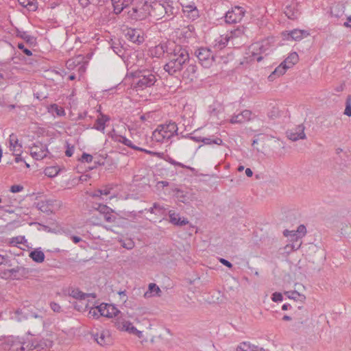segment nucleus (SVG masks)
I'll return each instance as SVG.
<instances>
[{
	"label": "nucleus",
	"mask_w": 351,
	"mask_h": 351,
	"mask_svg": "<svg viewBox=\"0 0 351 351\" xmlns=\"http://www.w3.org/2000/svg\"><path fill=\"white\" fill-rule=\"evenodd\" d=\"M169 62L164 65V70L171 75L179 74L189 62L188 51L180 45H177L168 52Z\"/></svg>",
	"instance_id": "f257e3e1"
},
{
	"label": "nucleus",
	"mask_w": 351,
	"mask_h": 351,
	"mask_svg": "<svg viewBox=\"0 0 351 351\" xmlns=\"http://www.w3.org/2000/svg\"><path fill=\"white\" fill-rule=\"evenodd\" d=\"M130 75L133 77L134 88L144 90L154 86L156 82L154 73L150 70L138 69L131 71Z\"/></svg>",
	"instance_id": "f03ea898"
},
{
	"label": "nucleus",
	"mask_w": 351,
	"mask_h": 351,
	"mask_svg": "<svg viewBox=\"0 0 351 351\" xmlns=\"http://www.w3.org/2000/svg\"><path fill=\"white\" fill-rule=\"evenodd\" d=\"M128 11V16L135 21L145 19L150 13L152 5L147 0H133Z\"/></svg>",
	"instance_id": "7ed1b4c3"
},
{
	"label": "nucleus",
	"mask_w": 351,
	"mask_h": 351,
	"mask_svg": "<svg viewBox=\"0 0 351 351\" xmlns=\"http://www.w3.org/2000/svg\"><path fill=\"white\" fill-rule=\"evenodd\" d=\"M195 54L199 62L204 68L210 67L213 62H216L218 58L214 53L207 47H200L195 50Z\"/></svg>",
	"instance_id": "20e7f679"
},
{
	"label": "nucleus",
	"mask_w": 351,
	"mask_h": 351,
	"mask_svg": "<svg viewBox=\"0 0 351 351\" xmlns=\"http://www.w3.org/2000/svg\"><path fill=\"white\" fill-rule=\"evenodd\" d=\"M252 55L257 62H261L263 59V56H267L271 51V47L268 40H263L252 44L250 46Z\"/></svg>",
	"instance_id": "39448f33"
},
{
	"label": "nucleus",
	"mask_w": 351,
	"mask_h": 351,
	"mask_svg": "<svg viewBox=\"0 0 351 351\" xmlns=\"http://www.w3.org/2000/svg\"><path fill=\"white\" fill-rule=\"evenodd\" d=\"M245 10L241 6H234L231 10L226 12L225 16V21L227 23H237L241 21Z\"/></svg>",
	"instance_id": "423d86ee"
},
{
	"label": "nucleus",
	"mask_w": 351,
	"mask_h": 351,
	"mask_svg": "<svg viewBox=\"0 0 351 351\" xmlns=\"http://www.w3.org/2000/svg\"><path fill=\"white\" fill-rule=\"evenodd\" d=\"M208 112L210 114V119L214 123L219 124L217 121L224 119V109L220 104L214 103L210 105Z\"/></svg>",
	"instance_id": "0eeeda50"
},
{
	"label": "nucleus",
	"mask_w": 351,
	"mask_h": 351,
	"mask_svg": "<svg viewBox=\"0 0 351 351\" xmlns=\"http://www.w3.org/2000/svg\"><path fill=\"white\" fill-rule=\"evenodd\" d=\"M125 35L128 40L138 45L143 43L145 40L144 33L141 29L128 28Z\"/></svg>",
	"instance_id": "6e6552de"
},
{
	"label": "nucleus",
	"mask_w": 351,
	"mask_h": 351,
	"mask_svg": "<svg viewBox=\"0 0 351 351\" xmlns=\"http://www.w3.org/2000/svg\"><path fill=\"white\" fill-rule=\"evenodd\" d=\"M99 308L101 316L111 318L116 317L119 313H120V311L113 304L101 303L99 305Z\"/></svg>",
	"instance_id": "1a4fd4ad"
},
{
	"label": "nucleus",
	"mask_w": 351,
	"mask_h": 351,
	"mask_svg": "<svg viewBox=\"0 0 351 351\" xmlns=\"http://www.w3.org/2000/svg\"><path fill=\"white\" fill-rule=\"evenodd\" d=\"M117 325L119 329L129 332L130 333L136 334L139 337H141L142 335V332L138 330L130 322L126 321L123 318H118Z\"/></svg>",
	"instance_id": "9d476101"
},
{
	"label": "nucleus",
	"mask_w": 351,
	"mask_h": 351,
	"mask_svg": "<svg viewBox=\"0 0 351 351\" xmlns=\"http://www.w3.org/2000/svg\"><path fill=\"white\" fill-rule=\"evenodd\" d=\"M93 336L97 343L101 346H106L112 343V337L107 330L97 332Z\"/></svg>",
	"instance_id": "9b49d317"
},
{
	"label": "nucleus",
	"mask_w": 351,
	"mask_h": 351,
	"mask_svg": "<svg viewBox=\"0 0 351 351\" xmlns=\"http://www.w3.org/2000/svg\"><path fill=\"white\" fill-rule=\"evenodd\" d=\"M184 16L191 21H195L199 17V12L195 3L182 5Z\"/></svg>",
	"instance_id": "f8f14e48"
},
{
	"label": "nucleus",
	"mask_w": 351,
	"mask_h": 351,
	"mask_svg": "<svg viewBox=\"0 0 351 351\" xmlns=\"http://www.w3.org/2000/svg\"><path fill=\"white\" fill-rule=\"evenodd\" d=\"M252 115V112L248 110H245L241 113L234 115L230 120V123H241L245 121H249Z\"/></svg>",
	"instance_id": "ddd939ff"
},
{
	"label": "nucleus",
	"mask_w": 351,
	"mask_h": 351,
	"mask_svg": "<svg viewBox=\"0 0 351 351\" xmlns=\"http://www.w3.org/2000/svg\"><path fill=\"white\" fill-rule=\"evenodd\" d=\"M308 35L307 31L295 29L287 33V39L298 41L307 37Z\"/></svg>",
	"instance_id": "4468645a"
},
{
	"label": "nucleus",
	"mask_w": 351,
	"mask_h": 351,
	"mask_svg": "<svg viewBox=\"0 0 351 351\" xmlns=\"http://www.w3.org/2000/svg\"><path fill=\"white\" fill-rule=\"evenodd\" d=\"M169 221L176 226H182L189 223V221L186 218H181L178 214L173 210L169 211Z\"/></svg>",
	"instance_id": "2eb2a0df"
},
{
	"label": "nucleus",
	"mask_w": 351,
	"mask_h": 351,
	"mask_svg": "<svg viewBox=\"0 0 351 351\" xmlns=\"http://www.w3.org/2000/svg\"><path fill=\"white\" fill-rule=\"evenodd\" d=\"M108 134L110 136L111 138L113 141L121 143L134 149H138L137 147L133 145L132 141L128 139L125 136L120 135L118 133H108Z\"/></svg>",
	"instance_id": "dca6fc26"
},
{
	"label": "nucleus",
	"mask_w": 351,
	"mask_h": 351,
	"mask_svg": "<svg viewBox=\"0 0 351 351\" xmlns=\"http://www.w3.org/2000/svg\"><path fill=\"white\" fill-rule=\"evenodd\" d=\"M284 13L289 19L291 20L296 19L300 15V12L297 9V5L295 3L286 5L284 10Z\"/></svg>",
	"instance_id": "f3484780"
},
{
	"label": "nucleus",
	"mask_w": 351,
	"mask_h": 351,
	"mask_svg": "<svg viewBox=\"0 0 351 351\" xmlns=\"http://www.w3.org/2000/svg\"><path fill=\"white\" fill-rule=\"evenodd\" d=\"M133 0H112L114 11L116 14H120L124 8H127L132 3Z\"/></svg>",
	"instance_id": "a211bd4d"
},
{
	"label": "nucleus",
	"mask_w": 351,
	"mask_h": 351,
	"mask_svg": "<svg viewBox=\"0 0 351 351\" xmlns=\"http://www.w3.org/2000/svg\"><path fill=\"white\" fill-rule=\"evenodd\" d=\"M16 35L17 37L24 40L26 43L29 45H34L36 43V38L34 36L29 34L27 32L17 29L16 31Z\"/></svg>",
	"instance_id": "6ab92c4d"
},
{
	"label": "nucleus",
	"mask_w": 351,
	"mask_h": 351,
	"mask_svg": "<svg viewBox=\"0 0 351 351\" xmlns=\"http://www.w3.org/2000/svg\"><path fill=\"white\" fill-rule=\"evenodd\" d=\"M162 291L155 283H150L148 286V290L144 293V298H149L152 297L161 295Z\"/></svg>",
	"instance_id": "aec40b11"
},
{
	"label": "nucleus",
	"mask_w": 351,
	"mask_h": 351,
	"mask_svg": "<svg viewBox=\"0 0 351 351\" xmlns=\"http://www.w3.org/2000/svg\"><path fill=\"white\" fill-rule=\"evenodd\" d=\"M186 69L183 71L182 77L185 79H189L190 80H193L194 77H195V74L197 72V66L194 64H187L185 66Z\"/></svg>",
	"instance_id": "412c9836"
},
{
	"label": "nucleus",
	"mask_w": 351,
	"mask_h": 351,
	"mask_svg": "<svg viewBox=\"0 0 351 351\" xmlns=\"http://www.w3.org/2000/svg\"><path fill=\"white\" fill-rule=\"evenodd\" d=\"M110 121V117L108 115L99 114L97 118L93 128L97 130H104L105 129L106 123Z\"/></svg>",
	"instance_id": "4be33fe9"
},
{
	"label": "nucleus",
	"mask_w": 351,
	"mask_h": 351,
	"mask_svg": "<svg viewBox=\"0 0 351 351\" xmlns=\"http://www.w3.org/2000/svg\"><path fill=\"white\" fill-rule=\"evenodd\" d=\"M288 69L289 66H286L283 64V62H281V64L269 75L268 80L269 81H274L276 77L285 74Z\"/></svg>",
	"instance_id": "5701e85b"
},
{
	"label": "nucleus",
	"mask_w": 351,
	"mask_h": 351,
	"mask_svg": "<svg viewBox=\"0 0 351 351\" xmlns=\"http://www.w3.org/2000/svg\"><path fill=\"white\" fill-rule=\"evenodd\" d=\"M10 343V349L12 351H25L26 348L29 346V341L27 342H21L19 339H16L12 340Z\"/></svg>",
	"instance_id": "b1692460"
},
{
	"label": "nucleus",
	"mask_w": 351,
	"mask_h": 351,
	"mask_svg": "<svg viewBox=\"0 0 351 351\" xmlns=\"http://www.w3.org/2000/svg\"><path fill=\"white\" fill-rule=\"evenodd\" d=\"M53 345V340L52 338H45L42 340H40L39 342L38 341H32L31 346H34L35 348L36 347H40L41 350H43L44 348L46 349H50L52 348Z\"/></svg>",
	"instance_id": "393cba45"
},
{
	"label": "nucleus",
	"mask_w": 351,
	"mask_h": 351,
	"mask_svg": "<svg viewBox=\"0 0 351 351\" xmlns=\"http://www.w3.org/2000/svg\"><path fill=\"white\" fill-rule=\"evenodd\" d=\"M178 128L175 122L169 121L168 124H160L153 132H178Z\"/></svg>",
	"instance_id": "a878e982"
},
{
	"label": "nucleus",
	"mask_w": 351,
	"mask_h": 351,
	"mask_svg": "<svg viewBox=\"0 0 351 351\" xmlns=\"http://www.w3.org/2000/svg\"><path fill=\"white\" fill-rule=\"evenodd\" d=\"M47 110L53 116L61 117L65 114L64 109L56 104L49 105Z\"/></svg>",
	"instance_id": "bb28decb"
},
{
	"label": "nucleus",
	"mask_w": 351,
	"mask_h": 351,
	"mask_svg": "<svg viewBox=\"0 0 351 351\" xmlns=\"http://www.w3.org/2000/svg\"><path fill=\"white\" fill-rule=\"evenodd\" d=\"M29 257L36 263H43L45 260V254L41 250L36 249L29 254Z\"/></svg>",
	"instance_id": "cd10ccee"
},
{
	"label": "nucleus",
	"mask_w": 351,
	"mask_h": 351,
	"mask_svg": "<svg viewBox=\"0 0 351 351\" xmlns=\"http://www.w3.org/2000/svg\"><path fill=\"white\" fill-rule=\"evenodd\" d=\"M298 61V55L296 52H293L282 62L283 64L289 66V68L293 66Z\"/></svg>",
	"instance_id": "c85d7f7f"
},
{
	"label": "nucleus",
	"mask_w": 351,
	"mask_h": 351,
	"mask_svg": "<svg viewBox=\"0 0 351 351\" xmlns=\"http://www.w3.org/2000/svg\"><path fill=\"white\" fill-rule=\"evenodd\" d=\"M10 147H12V149L14 151V152H21L22 145L19 143V140L14 135V134H12L10 136Z\"/></svg>",
	"instance_id": "c756f323"
},
{
	"label": "nucleus",
	"mask_w": 351,
	"mask_h": 351,
	"mask_svg": "<svg viewBox=\"0 0 351 351\" xmlns=\"http://www.w3.org/2000/svg\"><path fill=\"white\" fill-rule=\"evenodd\" d=\"M149 138L152 139V142L156 143H162L164 141H168L169 138L171 137V135L166 136L162 133H149Z\"/></svg>",
	"instance_id": "7c9ffc66"
},
{
	"label": "nucleus",
	"mask_w": 351,
	"mask_h": 351,
	"mask_svg": "<svg viewBox=\"0 0 351 351\" xmlns=\"http://www.w3.org/2000/svg\"><path fill=\"white\" fill-rule=\"evenodd\" d=\"M69 295L73 298L83 300L88 298V295L81 291L79 289H71L69 293Z\"/></svg>",
	"instance_id": "2f4dec72"
},
{
	"label": "nucleus",
	"mask_w": 351,
	"mask_h": 351,
	"mask_svg": "<svg viewBox=\"0 0 351 351\" xmlns=\"http://www.w3.org/2000/svg\"><path fill=\"white\" fill-rule=\"evenodd\" d=\"M285 294L289 299L299 300L302 302H304L306 299L304 295L299 293L298 291H287Z\"/></svg>",
	"instance_id": "473e14b6"
},
{
	"label": "nucleus",
	"mask_w": 351,
	"mask_h": 351,
	"mask_svg": "<svg viewBox=\"0 0 351 351\" xmlns=\"http://www.w3.org/2000/svg\"><path fill=\"white\" fill-rule=\"evenodd\" d=\"M255 346L248 342H243L237 346V351H254Z\"/></svg>",
	"instance_id": "72a5a7b5"
},
{
	"label": "nucleus",
	"mask_w": 351,
	"mask_h": 351,
	"mask_svg": "<svg viewBox=\"0 0 351 351\" xmlns=\"http://www.w3.org/2000/svg\"><path fill=\"white\" fill-rule=\"evenodd\" d=\"M20 5L27 8L29 10H34L36 8L34 4L35 0H18Z\"/></svg>",
	"instance_id": "f704fd0d"
},
{
	"label": "nucleus",
	"mask_w": 351,
	"mask_h": 351,
	"mask_svg": "<svg viewBox=\"0 0 351 351\" xmlns=\"http://www.w3.org/2000/svg\"><path fill=\"white\" fill-rule=\"evenodd\" d=\"M267 116L270 119H276L280 117V111L276 106H272L268 113Z\"/></svg>",
	"instance_id": "c9c22d12"
},
{
	"label": "nucleus",
	"mask_w": 351,
	"mask_h": 351,
	"mask_svg": "<svg viewBox=\"0 0 351 351\" xmlns=\"http://www.w3.org/2000/svg\"><path fill=\"white\" fill-rule=\"evenodd\" d=\"M164 159L173 165L178 166V167H180L182 168H186L188 169H190L191 171H194V169L193 167L184 165V164H182L181 162H177L175 160H173L172 158H171L169 156H165Z\"/></svg>",
	"instance_id": "e433bc0d"
},
{
	"label": "nucleus",
	"mask_w": 351,
	"mask_h": 351,
	"mask_svg": "<svg viewBox=\"0 0 351 351\" xmlns=\"http://www.w3.org/2000/svg\"><path fill=\"white\" fill-rule=\"evenodd\" d=\"M58 172L59 169L57 167H48L44 171L45 176L50 178L55 177L58 174Z\"/></svg>",
	"instance_id": "4c0bfd02"
},
{
	"label": "nucleus",
	"mask_w": 351,
	"mask_h": 351,
	"mask_svg": "<svg viewBox=\"0 0 351 351\" xmlns=\"http://www.w3.org/2000/svg\"><path fill=\"white\" fill-rule=\"evenodd\" d=\"M287 137L291 141L306 138L305 133H287Z\"/></svg>",
	"instance_id": "58836bf2"
},
{
	"label": "nucleus",
	"mask_w": 351,
	"mask_h": 351,
	"mask_svg": "<svg viewBox=\"0 0 351 351\" xmlns=\"http://www.w3.org/2000/svg\"><path fill=\"white\" fill-rule=\"evenodd\" d=\"M202 142L205 145H221L222 144V140L219 138H202Z\"/></svg>",
	"instance_id": "ea45409f"
},
{
	"label": "nucleus",
	"mask_w": 351,
	"mask_h": 351,
	"mask_svg": "<svg viewBox=\"0 0 351 351\" xmlns=\"http://www.w3.org/2000/svg\"><path fill=\"white\" fill-rule=\"evenodd\" d=\"M284 236L285 237H289L291 238L293 241H299L300 239H297L298 234L296 232V230H285L283 232Z\"/></svg>",
	"instance_id": "a19ab883"
},
{
	"label": "nucleus",
	"mask_w": 351,
	"mask_h": 351,
	"mask_svg": "<svg viewBox=\"0 0 351 351\" xmlns=\"http://www.w3.org/2000/svg\"><path fill=\"white\" fill-rule=\"evenodd\" d=\"M105 220L108 223H114L116 221V216L114 214V210L111 209L109 212H108V214H105L103 215Z\"/></svg>",
	"instance_id": "79ce46f5"
},
{
	"label": "nucleus",
	"mask_w": 351,
	"mask_h": 351,
	"mask_svg": "<svg viewBox=\"0 0 351 351\" xmlns=\"http://www.w3.org/2000/svg\"><path fill=\"white\" fill-rule=\"evenodd\" d=\"M344 114L351 117V96L348 95L346 101Z\"/></svg>",
	"instance_id": "37998d69"
},
{
	"label": "nucleus",
	"mask_w": 351,
	"mask_h": 351,
	"mask_svg": "<svg viewBox=\"0 0 351 351\" xmlns=\"http://www.w3.org/2000/svg\"><path fill=\"white\" fill-rule=\"evenodd\" d=\"M165 11V14L168 16H174L176 14V11L175 10V8L171 5L169 3H167L166 5H162Z\"/></svg>",
	"instance_id": "c03bdc74"
},
{
	"label": "nucleus",
	"mask_w": 351,
	"mask_h": 351,
	"mask_svg": "<svg viewBox=\"0 0 351 351\" xmlns=\"http://www.w3.org/2000/svg\"><path fill=\"white\" fill-rule=\"evenodd\" d=\"M296 232L298 234L297 239L302 238L306 233V227L304 225H300L296 230Z\"/></svg>",
	"instance_id": "a18cd8bd"
},
{
	"label": "nucleus",
	"mask_w": 351,
	"mask_h": 351,
	"mask_svg": "<svg viewBox=\"0 0 351 351\" xmlns=\"http://www.w3.org/2000/svg\"><path fill=\"white\" fill-rule=\"evenodd\" d=\"M122 246L128 250H132L134 247V242L132 239L121 241Z\"/></svg>",
	"instance_id": "49530a36"
},
{
	"label": "nucleus",
	"mask_w": 351,
	"mask_h": 351,
	"mask_svg": "<svg viewBox=\"0 0 351 351\" xmlns=\"http://www.w3.org/2000/svg\"><path fill=\"white\" fill-rule=\"evenodd\" d=\"M112 208L104 204H99L97 210L102 215L108 214V212L111 210Z\"/></svg>",
	"instance_id": "de8ad7c7"
},
{
	"label": "nucleus",
	"mask_w": 351,
	"mask_h": 351,
	"mask_svg": "<svg viewBox=\"0 0 351 351\" xmlns=\"http://www.w3.org/2000/svg\"><path fill=\"white\" fill-rule=\"evenodd\" d=\"M112 49H113L114 52L119 56L121 57L123 55L124 49L119 45H113L112 46Z\"/></svg>",
	"instance_id": "09e8293b"
},
{
	"label": "nucleus",
	"mask_w": 351,
	"mask_h": 351,
	"mask_svg": "<svg viewBox=\"0 0 351 351\" xmlns=\"http://www.w3.org/2000/svg\"><path fill=\"white\" fill-rule=\"evenodd\" d=\"M80 4L83 7L86 8L90 4H97L99 3L98 0H78Z\"/></svg>",
	"instance_id": "8fccbe9b"
},
{
	"label": "nucleus",
	"mask_w": 351,
	"mask_h": 351,
	"mask_svg": "<svg viewBox=\"0 0 351 351\" xmlns=\"http://www.w3.org/2000/svg\"><path fill=\"white\" fill-rule=\"evenodd\" d=\"M89 314L93 317H96V318H98L100 315V311H99V306H97V307L95 308H91L89 311Z\"/></svg>",
	"instance_id": "3c124183"
},
{
	"label": "nucleus",
	"mask_w": 351,
	"mask_h": 351,
	"mask_svg": "<svg viewBox=\"0 0 351 351\" xmlns=\"http://www.w3.org/2000/svg\"><path fill=\"white\" fill-rule=\"evenodd\" d=\"M66 150L65 152V155L68 157H71L74 152L73 145H70L67 141L66 142Z\"/></svg>",
	"instance_id": "603ef678"
},
{
	"label": "nucleus",
	"mask_w": 351,
	"mask_h": 351,
	"mask_svg": "<svg viewBox=\"0 0 351 351\" xmlns=\"http://www.w3.org/2000/svg\"><path fill=\"white\" fill-rule=\"evenodd\" d=\"M50 307L51 310L55 313H60L62 311L61 306L54 302L50 303Z\"/></svg>",
	"instance_id": "864d4df0"
},
{
	"label": "nucleus",
	"mask_w": 351,
	"mask_h": 351,
	"mask_svg": "<svg viewBox=\"0 0 351 351\" xmlns=\"http://www.w3.org/2000/svg\"><path fill=\"white\" fill-rule=\"evenodd\" d=\"M283 297L282 295L280 293L275 292L272 294L271 300L274 302H281L282 301Z\"/></svg>",
	"instance_id": "5fc2aeb1"
},
{
	"label": "nucleus",
	"mask_w": 351,
	"mask_h": 351,
	"mask_svg": "<svg viewBox=\"0 0 351 351\" xmlns=\"http://www.w3.org/2000/svg\"><path fill=\"white\" fill-rule=\"evenodd\" d=\"M93 158V156L90 154H86V153H84L82 155L81 161L82 162H92Z\"/></svg>",
	"instance_id": "6e6d98bb"
},
{
	"label": "nucleus",
	"mask_w": 351,
	"mask_h": 351,
	"mask_svg": "<svg viewBox=\"0 0 351 351\" xmlns=\"http://www.w3.org/2000/svg\"><path fill=\"white\" fill-rule=\"evenodd\" d=\"M18 47L19 49H21L23 52L27 56H30L32 55V52L29 49L25 48L23 43H19Z\"/></svg>",
	"instance_id": "4d7b16f0"
},
{
	"label": "nucleus",
	"mask_w": 351,
	"mask_h": 351,
	"mask_svg": "<svg viewBox=\"0 0 351 351\" xmlns=\"http://www.w3.org/2000/svg\"><path fill=\"white\" fill-rule=\"evenodd\" d=\"M23 189V186L21 185H12L10 187V191L14 193L21 192Z\"/></svg>",
	"instance_id": "13d9d810"
},
{
	"label": "nucleus",
	"mask_w": 351,
	"mask_h": 351,
	"mask_svg": "<svg viewBox=\"0 0 351 351\" xmlns=\"http://www.w3.org/2000/svg\"><path fill=\"white\" fill-rule=\"evenodd\" d=\"M112 187L107 186L104 189H99V193L101 195H108L110 193Z\"/></svg>",
	"instance_id": "bf43d9fd"
},
{
	"label": "nucleus",
	"mask_w": 351,
	"mask_h": 351,
	"mask_svg": "<svg viewBox=\"0 0 351 351\" xmlns=\"http://www.w3.org/2000/svg\"><path fill=\"white\" fill-rule=\"evenodd\" d=\"M25 241V239L24 237H16L12 238L11 243H15L19 244V243H23Z\"/></svg>",
	"instance_id": "052dcab7"
},
{
	"label": "nucleus",
	"mask_w": 351,
	"mask_h": 351,
	"mask_svg": "<svg viewBox=\"0 0 351 351\" xmlns=\"http://www.w3.org/2000/svg\"><path fill=\"white\" fill-rule=\"evenodd\" d=\"M219 261L223 265H225V266H226V267H228L229 268H232V264L230 262H229L228 261H227V260H226L224 258H220Z\"/></svg>",
	"instance_id": "680f3d73"
},
{
	"label": "nucleus",
	"mask_w": 351,
	"mask_h": 351,
	"mask_svg": "<svg viewBox=\"0 0 351 351\" xmlns=\"http://www.w3.org/2000/svg\"><path fill=\"white\" fill-rule=\"evenodd\" d=\"M14 155H15L14 160L16 162H19L23 161V158L21 157V153L14 152Z\"/></svg>",
	"instance_id": "e2e57ef3"
},
{
	"label": "nucleus",
	"mask_w": 351,
	"mask_h": 351,
	"mask_svg": "<svg viewBox=\"0 0 351 351\" xmlns=\"http://www.w3.org/2000/svg\"><path fill=\"white\" fill-rule=\"evenodd\" d=\"M31 344H32V342L29 341V346L27 348H26L27 351H41L40 350L38 349V348H40V347H36L35 348L34 346H31Z\"/></svg>",
	"instance_id": "0e129e2a"
},
{
	"label": "nucleus",
	"mask_w": 351,
	"mask_h": 351,
	"mask_svg": "<svg viewBox=\"0 0 351 351\" xmlns=\"http://www.w3.org/2000/svg\"><path fill=\"white\" fill-rule=\"evenodd\" d=\"M192 134H193V133H190V134H189V135L187 136V138H191V139H193V140H194V141H196V142H200V141L202 142V138H201V137L193 136H192Z\"/></svg>",
	"instance_id": "69168bd1"
},
{
	"label": "nucleus",
	"mask_w": 351,
	"mask_h": 351,
	"mask_svg": "<svg viewBox=\"0 0 351 351\" xmlns=\"http://www.w3.org/2000/svg\"><path fill=\"white\" fill-rule=\"evenodd\" d=\"M158 207H160V204L158 203H154L153 206L149 209V212L151 213H155V210L158 208Z\"/></svg>",
	"instance_id": "338daca9"
},
{
	"label": "nucleus",
	"mask_w": 351,
	"mask_h": 351,
	"mask_svg": "<svg viewBox=\"0 0 351 351\" xmlns=\"http://www.w3.org/2000/svg\"><path fill=\"white\" fill-rule=\"evenodd\" d=\"M301 243H302L301 242L294 241V243H293V245H292V249L298 250L300 247Z\"/></svg>",
	"instance_id": "774afa93"
}]
</instances>
